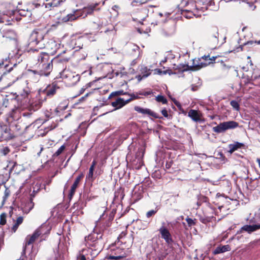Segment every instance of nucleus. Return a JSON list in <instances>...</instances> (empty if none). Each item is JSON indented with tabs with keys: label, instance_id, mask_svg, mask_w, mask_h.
<instances>
[{
	"label": "nucleus",
	"instance_id": "nucleus-13",
	"mask_svg": "<svg viewBox=\"0 0 260 260\" xmlns=\"http://www.w3.org/2000/svg\"><path fill=\"white\" fill-rule=\"evenodd\" d=\"M7 61L5 62L2 61L0 62V69H4L6 71L4 72L3 74H5L6 72H13V74L17 75L16 78H18L21 75L20 70L17 68L16 64H14L12 67H9V64L5 63Z\"/></svg>",
	"mask_w": 260,
	"mask_h": 260
},
{
	"label": "nucleus",
	"instance_id": "nucleus-39",
	"mask_svg": "<svg viewBox=\"0 0 260 260\" xmlns=\"http://www.w3.org/2000/svg\"><path fill=\"white\" fill-rule=\"evenodd\" d=\"M57 253L55 255L54 260H64V255L62 252L59 251V247L56 248Z\"/></svg>",
	"mask_w": 260,
	"mask_h": 260
},
{
	"label": "nucleus",
	"instance_id": "nucleus-18",
	"mask_svg": "<svg viewBox=\"0 0 260 260\" xmlns=\"http://www.w3.org/2000/svg\"><path fill=\"white\" fill-rule=\"evenodd\" d=\"M50 54L47 52H41L38 56V63L39 66L50 61Z\"/></svg>",
	"mask_w": 260,
	"mask_h": 260
},
{
	"label": "nucleus",
	"instance_id": "nucleus-17",
	"mask_svg": "<svg viewBox=\"0 0 260 260\" xmlns=\"http://www.w3.org/2000/svg\"><path fill=\"white\" fill-rule=\"evenodd\" d=\"M188 116L195 122H201L202 121V114L199 111L190 109L188 112Z\"/></svg>",
	"mask_w": 260,
	"mask_h": 260
},
{
	"label": "nucleus",
	"instance_id": "nucleus-28",
	"mask_svg": "<svg viewBox=\"0 0 260 260\" xmlns=\"http://www.w3.org/2000/svg\"><path fill=\"white\" fill-rule=\"evenodd\" d=\"M209 210L211 211L212 215H207L204 217H201L200 220L203 223H207L208 222H210L212 221V219L213 218H215L213 216V214L215 212V209L212 208H209Z\"/></svg>",
	"mask_w": 260,
	"mask_h": 260
},
{
	"label": "nucleus",
	"instance_id": "nucleus-15",
	"mask_svg": "<svg viewBox=\"0 0 260 260\" xmlns=\"http://www.w3.org/2000/svg\"><path fill=\"white\" fill-rule=\"evenodd\" d=\"M158 231L161 235V238L164 239L167 244L170 245L173 243V240L172 235L167 228L161 226Z\"/></svg>",
	"mask_w": 260,
	"mask_h": 260
},
{
	"label": "nucleus",
	"instance_id": "nucleus-33",
	"mask_svg": "<svg viewBox=\"0 0 260 260\" xmlns=\"http://www.w3.org/2000/svg\"><path fill=\"white\" fill-rule=\"evenodd\" d=\"M10 194H11L10 190L8 187H6V189L4 191V196L3 197V200L2 202V206H4L8 198L10 197Z\"/></svg>",
	"mask_w": 260,
	"mask_h": 260
},
{
	"label": "nucleus",
	"instance_id": "nucleus-10",
	"mask_svg": "<svg viewBox=\"0 0 260 260\" xmlns=\"http://www.w3.org/2000/svg\"><path fill=\"white\" fill-rule=\"evenodd\" d=\"M42 228L37 229L32 235H28L25 238V243L23 247L22 254H25L26 247L29 245L32 244L39 237L43 234Z\"/></svg>",
	"mask_w": 260,
	"mask_h": 260
},
{
	"label": "nucleus",
	"instance_id": "nucleus-57",
	"mask_svg": "<svg viewBox=\"0 0 260 260\" xmlns=\"http://www.w3.org/2000/svg\"><path fill=\"white\" fill-rule=\"evenodd\" d=\"M22 115L24 117H30L31 115V113L28 112H23Z\"/></svg>",
	"mask_w": 260,
	"mask_h": 260
},
{
	"label": "nucleus",
	"instance_id": "nucleus-58",
	"mask_svg": "<svg viewBox=\"0 0 260 260\" xmlns=\"http://www.w3.org/2000/svg\"><path fill=\"white\" fill-rule=\"evenodd\" d=\"M137 30L140 34L146 33L147 32L146 30H144L142 27H139Z\"/></svg>",
	"mask_w": 260,
	"mask_h": 260
},
{
	"label": "nucleus",
	"instance_id": "nucleus-12",
	"mask_svg": "<svg viewBox=\"0 0 260 260\" xmlns=\"http://www.w3.org/2000/svg\"><path fill=\"white\" fill-rule=\"evenodd\" d=\"M44 37V34L42 30L40 29H35L31 34L29 38V44L37 45L43 40Z\"/></svg>",
	"mask_w": 260,
	"mask_h": 260
},
{
	"label": "nucleus",
	"instance_id": "nucleus-19",
	"mask_svg": "<svg viewBox=\"0 0 260 260\" xmlns=\"http://www.w3.org/2000/svg\"><path fill=\"white\" fill-rule=\"evenodd\" d=\"M1 133V138L2 141H8L15 137V136L11 134L10 128L7 126H6L5 128L3 129Z\"/></svg>",
	"mask_w": 260,
	"mask_h": 260
},
{
	"label": "nucleus",
	"instance_id": "nucleus-11",
	"mask_svg": "<svg viewBox=\"0 0 260 260\" xmlns=\"http://www.w3.org/2000/svg\"><path fill=\"white\" fill-rule=\"evenodd\" d=\"M61 44L58 42L53 40H49L46 43L45 48L47 53L51 55H54L60 48Z\"/></svg>",
	"mask_w": 260,
	"mask_h": 260
},
{
	"label": "nucleus",
	"instance_id": "nucleus-41",
	"mask_svg": "<svg viewBox=\"0 0 260 260\" xmlns=\"http://www.w3.org/2000/svg\"><path fill=\"white\" fill-rule=\"evenodd\" d=\"M66 146L62 145L53 154V157H57L61 154L63 151L65 150Z\"/></svg>",
	"mask_w": 260,
	"mask_h": 260
},
{
	"label": "nucleus",
	"instance_id": "nucleus-32",
	"mask_svg": "<svg viewBox=\"0 0 260 260\" xmlns=\"http://www.w3.org/2000/svg\"><path fill=\"white\" fill-rule=\"evenodd\" d=\"M140 71L144 78L148 77L151 73V70L145 66L142 67Z\"/></svg>",
	"mask_w": 260,
	"mask_h": 260
},
{
	"label": "nucleus",
	"instance_id": "nucleus-54",
	"mask_svg": "<svg viewBox=\"0 0 260 260\" xmlns=\"http://www.w3.org/2000/svg\"><path fill=\"white\" fill-rule=\"evenodd\" d=\"M254 43L252 41H248L245 44V45H248L250 44L252 45ZM254 43L260 44V40L258 41H255Z\"/></svg>",
	"mask_w": 260,
	"mask_h": 260
},
{
	"label": "nucleus",
	"instance_id": "nucleus-27",
	"mask_svg": "<svg viewBox=\"0 0 260 260\" xmlns=\"http://www.w3.org/2000/svg\"><path fill=\"white\" fill-rule=\"evenodd\" d=\"M3 31V37H6L7 38H9L10 39H15L16 38V33L12 29H4Z\"/></svg>",
	"mask_w": 260,
	"mask_h": 260
},
{
	"label": "nucleus",
	"instance_id": "nucleus-7",
	"mask_svg": "<svg viewBox=\"0 0 260 260\" xmlns=\"http://www.w3.org/2000/svg\"><path fill=\"white\" fill-rule=\"evenodd\" d=\"M60 78L67 86L76 85L80 79V76L75 72L69 69H64L60 73Z\"/></svg>",
	"mask_w": 260,
	"mask_h": 260
},
{
	"label": "nucleus",
	"instance_id": "nucleus-21",
	"mask_svg": "<svg viewBox=\"0 0 260 260\" xmlns=\"http://www.w3.org/2000/svg\"><path fill=\"white\" fill-rule=\"evenodd\" d=\"M259 229H260V223L253 225H245L241 228V230L247 232L248 233H251Z\"/></svg>",
	"mask_w": 260,
	"mask_h": 260
},
{
	"label": "nucleus",
	"instance_id": "nucleus-49",
	"mask_svg": "<svg viewBox=\"0 0 260 260\" xmlns=\"http://www.w3.org/2000/svg\"><path fill=\"white\" fill-rule=\"evenodd\" d=\"M161 114H162V115L166 117V118H168L169 117V114L168 113V111L165 108V109H163L161 111Z\"/></svg>",
	"mask_w": 260,
	"mask_h": 260
},
{
	"label": "nucleus",
	"instance_id": "nucleus-43",
	"mask_svg": "<svg viewBox=\"0 0 260 260\" xmlns=\"http://www.w3.org/2000/svg\"><path fill=\"white\" fill-rule=\"evenodd\" d=\"M77 187H78L75 186L74 185H72L71 188L70 190V192L68 195L69 199L70 200L72 199L73 197L74 196Z\"/></svg>",
	"mask_w": 260,
	"mask_h": 260
},
{
	"label": "nucleus",
	"instance_id": "nucleus-51",
	"mask_svg": "<svg viewBox=\"0 0 260 260\" xmlns=\"http://www.w3.org/2000/svg\"><path fill=\"white\" fill-rule=\"evenodd\" d=\"M155 74L162 75V71L160 69H156L154 70Z\"/></svg>",
	"mask_w": 260,
	"mask_h": 260
},
{
	"label": "nucleus",
	"instance_id": "nucleus-59",
	"mask_svg": "<svg viewBox=\"0 0 260 260\" xmlns=\"http://www.w3.org/2000/svg\"><path fill=\"white\" fill-rule=\"evenodd\" d=\"M96 163H97L96 161L95 160H93L91 162V165L90 168H92V169H94V168L96 165Z\"/></svg>",
	"mask_w": 260,
	"mask_h": 260
},
{
	"label": "nucleus",
	"instance_id": "nucleus-47",
	"mask_svg": "<svg viewBox=\"0 0 260 260\" xmlns=\"http://www.w3.org/2000/svg\"><path fill=\"white\" fill-rule=\"evenodd\" d=\"M185 220L186 221L189 226H191L196 224V219H192L187 217V218H186Z\"/></svg>",
	"mask_w": 260,
	"mask_h": 260
},
{
	"label": "nucleus",
	"instance_id": "nucleus-29",
	"mask_svg": "<svg viewBox=\"0 0 260 260\" xmlns=\"http://www.w3.org/2000/svg\"><path fill=\"white\" fill-rule=\"evenodd\" d=\"M23 221V217L22 216H19L17 217L16 220L14 221V224L11 228L12 232L15 233L19 226L22 223Z\"/></svg>",
	"mask_w": 260,
	"mask_h": 260
},
{
	"label": "nucleus",
	"instance_id": "nucleus-36",
	"mask_svg": "<svg viewBox=\"0 0 260 260\" xmlns=\"http://www.w3.org/2000/svg\"><path fill=\"white\" fill-rule=\"evenodd\" d=\"M126 95H128L130 96V98H129L128 99L126 100L127 101V103H129V102H131V101L134 100H137V99H139L140 98L139 96V93L138 92H136V93H128V94H127Z\"/></svg>",
	"mask_w": 260,
	"mask_h": 260
},
{
	"label": "nucleus",
	"instance_id": "nucleus-31",
	"mask_svg": "<svg viewBox=\"0 0 260 260\" xmlns=\"http://www.w3.org/2000/svg\"><path fill=\"white\" fill-rule=\"evenodd\" d=\"M30 90L28 87H26L25 88L23 89L22 91L19 93V94H18L17 96H18L17 99L19 98V96L22 99H25L28 97V94L30 93ZM18 100V99H17Z\"/></svg>",
	"mask_w": 260,
	"mask_h": 260
},
{
	"label": "nucleus",
	"instance_id": "nucleus-37",
	"mask_svg": "<svg viewBox=\"0 0 260 260\" xmlns=\"http://www.w3.org/2000/svg\"><path fill=\"white\" fill-rule=\"evenodd\" d=\"M155 100L159 103H161L162 104H167L168 103L167 99L162 95H158L155 97Z\"/></svg>",
	"mask_w": 260,
	"mask_h": 260
},
{
	"label": "nucleus",
	"instance_id": "nucleus-53",
	"mask_svg": "<svg viewBox=\"0 0 260 260\" xmlns=\"http://www.w3.org/2000/svg\"><path fill=\"white\" fill-rule=\"evenodd\" d=\"M3 151V153L5 155H6L10 152V149L8 147H6L4 148Z\"/></svg>",
	"mask_w": 260,
	"mask_h": 260
},
{
	"label": "nucleus",
	"instance_id": "nucleus-34",
	"mask_svg": "<svg viewBox=\"0 0 260 260\" xmlns=\"http://www.w3.org/2000/svg\"><path fill=\"white\" fill-rule=\"evenodd\" d=\"M10 20L8 18V16L5 14L0 15V23H5L6 25L11 24L10 22Z\"/></svg>",
	"mask_w": 260,
	"mask_h": 260
},
{
	"label": "nucleus",
	"instance_id": "nucleus-52",
	"mask_svg": "<svg viewBox=\"0 0 260 260\" xmlns=\"http://www.w3.org/2000/svg\"><path fill=\"white\" fill-rule=\"evenodd\" d=\"M91 94V92H88V93H87L84 96L81 97L79 99V101L80 102H82V101H84L85 99L86 98L87 96H88Z\"/></svg>",
	"mask_w": 260,
	"mask_h": 260
},
{
	"label": "nucleus",
	"instance_id": "nucleus-14",
	"mask_svg": "<svg viewBox=\"0 0 260 260\" xmlns=\"http://www.w3.org/2000/svg\"><path fill=\"white\" fill-rule=\"evenodd\" d=\"M18 96L14 95H7L3 101V106L7 107L16 108V104L17 103V98Z\"/></svg>",
	"mask_w": 260,
	"mask_h": 260
},
{
	"label": "nucleus",
	"instance_id": "nucleus-55",
	"mask_svg": "<svg viewBox=\"0 0 260 260\" xmlns=\"http://www.w3.org/2000/svg\"><path fill=\"white\" fill-rule=\"evenodd\" d=\"M86 89V88L85 87V86H84L83 87H82L80 90H79V92L78 94V95H80V94H83L84 91H85V90Z\"/></svg>",
	"mask_w": 260,
	"mask_h": 260
},
{
	"label": "nucleus",
	"instance_id": "nucleus-6",
	"mask_svg": "<svg viewBox=\"0 0 260 260\" xmlns=\"http://www.w3.org/2000/svg\"><path fill=\"white\" fill-rule=\"evenodd\" d=\"M61 83L60 81L56 80L48 85L45 89H40L39 91L40 100L43 102L52 98L61 88Z\"/></svg>",
	"mask_w": 260,
	"mask_h": 260
},
{
	"label": "nucleus",
	"instance_id": "nucleus-3",
	"mask_svg": "<svg viewBox=\"0 0 260 260\" xmlns=\"http://www.w3.org/2000/svg\"><path fill=\"white\" fill-rule=\"evenodd\" d=\"M60 53L58 54L56 57L51 59L50 61L47 63L42 64L39 66L41 68L39 72L35 70H30V72L32 73L31 75V78L33 79V81L37 82L39 80L38 78H35L36 75H39L40 76H48L50 75L53 69V62L62 63L64 64L68 62L69 58L67 57H61L60 55Z\"/></svg>",
	"mask_w": 260,
	"mask_h": 260
},
{
	"label": "nucleus",
	"instance_id": "nucleus-38",
	"mask_svg": "<svg viewBox=\"0 0 260 260\" xmlns=\"http://www.w3.org/2000/svg\"><path fill=\"white\" fill-rule=\"evenodd\" d=\"M7 213L3 212L0 215V225H4L7 223Z\"/></svg>",
	"mask_w": 260,
	"mask_h": 260
},
{
	"label": "nucleus",
	"instance_id": "nucleus-64",
	"mask_svg": "<svg viewBox=\"0 0 260 260\" xmlns=\"http://www.w3.org/2000/svg\"><path fill=\"white\" fill-rule=\"evenodd\" d=\"M167 74H169V75H171L173 74V72L171 70L168 69L167 70Z\"/></svg>",
	"mask_w": 260,
	"mask_h": 260
},
{
	"label": "nucleus",
	"instance_id": "nucleus-24",
	"mask_svg": "<svg viewBox=\"0 0 260 260\" xmlns=\"http://www.w3.org/2000/svg\"><path fill=\"white\" fill-rule=\"evenodd\" d=\"M46 3H43L45 5V8L51 9L52 7L58 6L62 2V0H45Z\"/></svg>",
	"mask_w": 260,
	"mask_h": 260
},
{
	"label": "nucleus",
	"instance_id": "nucleus-45",
	"mask_svg": "<svg viewBox=\"0 0 260 260\" xmlns=\"http://www.w3.org/2000/svg\"><path fill=\"white\" fill-rule=\"evenodd\" d=\"M157 209H153L148 211L146 213V216L147 218H149L155 215V214L157 213Z\"/></svg>",
	"mask_w": 260,
	"mask_h": 260
},
{
	"label": "nucleus",
	"instance_id": "nucleus-23",
	"mask_svg": "<svg viewBox=\"0 0 260 260\" xmlns=\"http://www.w3.org/2000/svg\"><path fill=\"white\" fill-rule=\"evenodd\" d=\"M20 109L16 106V108H12L11 112L9 113V118L12 120H17L20 117Z\"/></svg>",
	"mask_w": 260,
	"mask_h": 260
},
{
	"label": "nucleus",
	"instance_id": "nucleus-42",
	"mask_svg": "<svg viewBox=\"0 0 260 260\" xmlns=\"http://www.w3.org/2000/svg\"><path fill=\"white\" fill-rule=\"evenodd\" d=\"M231 106L236 111L240 110V105L238 102L235 100H232L230 102Z\"/></svg>",
	"mask_w": 260,
	"mask_h": 260
},
{
	"label": "nucleus",
	"instance_id": "nucleus-61",
	"mask_svg": "<svg viewBox=\"0 0 260 260\" xmlns=\"http://www.w3.org/2000/svg\"><path fill=\"white\" fill-rule=\"evenodd\" d=\"M136 78L138 79L139 81H140L143 78H145L143 77V75L142 76L141 75H139L136 76Z\"/></svg>",
	"mask_w": 260,
	"mask_h": 260
},
{
	"label": "nucleus",
	"instance_id": "nucleus-5",
	"mask_svg": "<svg viewBox=\"0 0 260 260\" xmlns=\"http://www.w3.org/2000/svg\"><path fill=\"white\" fill-rule=\"evenodd\" d=\"M130 252V250H126L120 245L119 243L115 242L109 247L107 258L111 260L120 259L129 255Z\"/></svg>",
	"mask_w": 260,
	"mask_h": 260
},
{
	"label": "nucleus",
	"instance_id": "nucleus-22",
	"mask_svg": "<svg viewBox=\"0 0 260 260\" xmlns=\"http://www.w3.org/2000/svg\"><path fill=\"white\" fill-rule=\"evenodd\" d=\"M231 249V248L229 245H225L223 246L219 245L215 249L212 253L214 255H216L224 252L229 251Z\"/></svg>",
	"mask_w": 260,
	"mask_h": 260
},
{
	"label": "nucleus",
	"instance_id": "nucleus-8",
	"mask_svg": "<svg viewBox=\"0 0 260 260\" xmlns=\"http://www.w3.org/2000/svg\"><path fill=\"white\" fill-rule=\"evenodd\" d=\"M116 243H119V245L122 246L126 250H129L134 242V237L133 234L127 235V230L122 231L117 238Z\"/></svg>",
	"mask_w": 260,
	"mask_h": 260
},
{
	"label": "nucleus",
	"instance_id": "nucleus-26",
	"mask_svg": "<svg viewBox=\"0 0 260 260\" xmlns=\"http://www.w3.org/2000/svg\"><path fill=\"white\" fill-rule=\"evenodd\" d=\"M244 147V144L243 143L236 142L234 144H231L229 145V148H230L229 152L232 154L238 149Z\"/></svg>",
	"mask_w": 260,
	"mask_h": 260
},
{
	"label": "nucleus",
	"instance_id": "nucleus-20",
	"mask_svg": "<svg viewBox=\"0 0 260 260\" xmlns=\"http://www.w3.org/2000/svg\"><path fill=\"white\" fill-rule=\"evenodd\" d=\"M127 104L126 100H124L121 98H117L115 101L111 103V105L115 107V109H119Z\"/></svg>",
	"mask_w": 260,
	"mask_h": 260
},
{
	"label": "nucleus",
	"instance_id": "nucleus-44",
	"mask_svg": "<svg viewBox=\"0 0 260 260\" xmlns=\"http://www.w3.org/2000/svg\"><path fill=\"white\" fill-rule=\"evenodd\" d=\"M167 255L168 253L167 251L164 250L162 251L159 252L157 254V257L158 258L159 260H164Z\"/></svg>",
	"mask_w": 260,
	"mask_h": 260
},
{
	"label": "nucleus",
	"instance_id": "nucleus-4",
	"mask_svg": "<svg viewBox=\"0 0 260 260\" xmlns=\"http://www.w3.org/2000/svg\"><path fill=\"white\" fill-rule=\"evenodd\" d=\"M99 3L91 4L82 9H76L72 13L68 14L61 18L62 22L73 21L80 18H85L88 15H92L96 10Z\"/></svg>",
	"mask_w": 260,
	"mask_h": 260
},
{
	"label": "nucleus",
	"instance_id": "nucleus-48",
	"mask_svg": "<svg viewBox=\"0 0 260 260\" xmlns=\"http://www.w3.org/2000/svg\"><path fill=\"white\" fill-rule=\"evenodd\" d=\"M173 101H174V103L175 104V105L179 108V109L181 111L182 113H183L184 115H186V112L181 108V104H180V103L175 100H174Z\"/></svg>",
	"mask_w": 260,
	"mask_h": 260
},
{
	"label": "nucleus",
	"instance_id": "nucleus-35",
	"mask_svg": "<svg viewBox=\"0 0 260 260\" xmlns=\"http://www.w3.org/2000/svg\"><path fill=\"white\" fill-rule=\"evenodd\" d=\"M94 170V169L92 168H89V172L86 177V179L91 182H93L95 179V177L93 176Z\"/></svg>",
	"mask_w": 260,
	"mask_h": 260
},
{
	"label": "nucleus",
	"instance_id": "nucleus-56",
	"mask_svg": "<svg viewBox=\"0 0 260 260\" xmlns=\"http://www.w3.org/2000/svg\"><path fill=\"white\" fill-rule=\"evenodd\" d=\"M172 165V162L171 161L167 162L165 165V167L166 169H169L171 167Z\"/></svg>",
	"mask_w": 260,
	"mask_h": 260
},
{
	"label": "nucleus",
	"instance_id": "nucleus-46",
	"mask_svg": "<svg viewBox=\"0 0 260 260\" xmlns=\"http://www.w3.org/2000/svg\"><path fill=\"white\" fill-rule=\"evenodd\" d=\"M138 93H139V95H144V96H148L149 95L153 94V92H152V91L151 89H149V90H147V91H139V92H138Z\"/></svg>",
	"mask_w": 260,
	"mask_h": 260
},
{
	"label": "nucleus",
	"instance_id": "nucleus-25",
	"mask_svg": "<svg viewBox=\"0 0 260 260\" xmlns=\"http://www.w3.org/2000/svg\"><path fill=\"white\" fill-rule=\"evenodd\" d=\"M35 205L32 201V198H30L28 202L26 203L25 206L22 208V211L24 213L28 214L34 208Z\"/></svg>",
	"mask_w": 260,
	"mask_h": 260
},
{
	"label": "nucleus",
	"instance_id": "nucleus-50",
	"mask_svg": "<svg viewBox=\"0 0 260 260\" xmlns=\"http://www.w3.org/2000/svg\"><path fill=\"white\" fill-rule=\"evenodd\" d=\"M77 260H86V258L85 255L80 254L77 257Z\"/></svg>",
	"mask_w": 260,
	"mask_h": 260
},
{
	"label": "nucleus",
	"instance_id": "nucleus-16",
	"mask_svg": "<svg viewBox=\"0 0 260 260\" xmlns=\"http://www.w3.org/2000/svg\"><path fill=\"white\" fill-rule=\"evenodd\" d=\"M134 110L138 113L143 114H147L155 118H160V117L158 116V114L153 112L149 109H144L139 106H135Z\"/></svg>",
	"mask_w": 260,
	"mask_h": 260
},
{
	"label": "nucleus",
	"instance_id": "nucleus-9",
	"mask_svg": "<svg viewBox=\"0 0 260 260\" xmlns=\"http://www.w3.org/2000/svg\"><path fill=\"white\" fill-rule=\"evenodd\" d=\"M239 123L235 121H228L220 123L216 126L213 127V131L217 133H222L229 129L238 127Z\"/></svg>",
	"mask_w": 260,
	"mask_h": 260
},
{
	"label": "nucleus",
	"instance_id": "nucleus-63",
	"mask_svg": "<svg viewBox=\"0 0 260 260\" xmlns=\"http://www.w3.org/2000/svg\"><path fill=\"white\" fill-rule=\"evenodd\" d=\"M11 210L9 211V215L10 217L12 216V214H13V208L12 207H11Z\"/></svg>",
	"mask_w": 260,
	"mask_h": 260
},
{
	"label": "nucleus",
	"instance_id": "nucleus-2",
	"mask_svg": "<svg viewBox=\"0 0 260 260\" xmlns=\"http://www.w3.org/2000/svg\"><path fill=\"white\" fill-rule=\"evenodd\" d=\"M223 63L222 60H220L217 56L210 57L209 54L205 55L198 60L193 59L192 66H189L187 64L180 63L178 65L174 64V70L178 72H183L188 70L197 71L203 67H205L211 63Z\"/></svg>",
	"mask_w": 260,
	"mask_h": 260
},
{
	"label": "nucleus",
	"instance_id": "nucleus-40",
	"mask_svg": "<svg viewBox=\"0 0 260 260\" xmlns=\"http://www.w3.org/2000/svg\"><path fill=\"white\" fill-rule=\"evenodd\" d=\"M84 175L83 173L80 174L76 178L74 183L72 185H74L76 187H78L80 181L84 178Z\"/></svg>",
	"mask_w": 260,
	"mask_h": 260
},
{
	"label": "nucleus",
	"instance_id": "nucleus-30",
	"mask_svg": "<svg viewBox=\"0 0 260 260\" xmlns=\"http://www.w3.org/2000/svg\"><path fill=\"white\" fill-rule=\"evenodd\" d=\"M127 94H128V92H125L123 90L115 91L110 93V94L109 95L108 99H110L115 96H118L121 95H126Z\"/></svg>",
	"mask_w": 260,
	"mask_h": 260
},
{
	"label": "nucleus",
	"instance_id": "nucleus-60",
	"mask_svg": "<svg viewBox=\"0 0 260 260\" xmlns=\"http://www.w3.org/2000/svg\"><path fill=\"white\" fill-rule=\"evenodd\" d=\"M38 190H37V191H35V190H33L32 192L30 194V198H32V199L35 197V196L36 195V194L38 192Z\"/></svg>",
	"mask_w": 260,
	"mask_h": 260
},
{
	"label": "nucleus",
	"instance_id": "nucleus-62",
	"mask_svg": "<svg viewBox=\"0 0 260 260\" xmlns=\"http://www.w3.org/2000/svg\"><path fill=\"white\" fill-rule=\"evenodd\" d=\"M92 84V82H89L87 84H86L84 86L87 89L89 87H90Z\"/></svg>",
	"mask_w": 260,
	"mask_h": 260
},
{
	"label": "nucleus",
	"instance_id": "nucleus-1",
	"mask_svg": "<svg viewBox=\"0 0 260 260\" xmlns=\"http://www.w3.org/2000/svg\"><path fill=\"white\" fill-rule=\"evenodd\" d=\"M113 219L114 215L112 213L105 216L104 212L96 222L93 232L85 238L86 245L89 248L88 251L93 255V257L96 256L103 249L105 245L103 237L109 234Z\"/></svg>",
	"mask_w": 260,
	"mask_h": 260
}]
</instances>
